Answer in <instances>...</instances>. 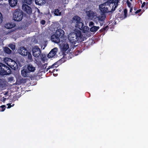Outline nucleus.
<instances>
[{
	"label": "nucleus",
	"instance_id": "f257e3e1",
	"mask_svg": "<svg viewBox=\"0 0 148 148\" xmlns=\"http://www.w3.org/2000/svg\"><path fill=\"white\" fill-rule=\"evenodd\" d=\"M75 21H76V22L75 27L77 29L82 30L83 32L85 33L87 30H85V28H86L87 29V27L86 26H84V23L81 21V18L77 16H75Z\"/></svg>",
	"mask_w": 148,
	"mask_h": 148
},
{
	"label": "nucleus",
	"instance_id": "f03ea898",
	"mask_svg": "<svg viewBox=\"0 0 148 148\" xmlns=\"http://www.w3.org/2000/svg\"><path fill=\"white\" fill-rule=\"evenodd\" d=\"M23 13L19 9L15 10L13 14V19L17 22H19L22 20L23 17Z\"/></svg>",
	"mask_w": 148,
	"mask_h": 148
},
{
	"label": "nucleus",
	"instance_id": "7ed1b4c3",
	"mask_svg": "<svg viewBox=\"0 0 148 148\" xmlns=\"http://www.w3.org/2000/svg\"><path fill=\"white\" fill-rule=\"evenodd\" d=\"M5 63L13 70H15L18 68L17 63L14 60L9 58H5L4 59Z\"/></svg>",
	"mask_w": 148,
	"mask_h": 148
},
{
	"label": "nucleus",
	"instance_id": "20e7f679",
	"mask_svg": "<svg viewBox=\"0 0 148 148\" xmlns=\"http://www.w3.org/2000/svg\"><path fill=\"white\" fill-rule=\"evenodd\" d=\"M11 70L10 68L4 64L0 62V75H4L11 73Z\"/></svg>",
	"mask_w": 148,
	"mask_h": 148
},
{
	"label": "nucleus",
	"instance_id": "39448f33",
	"mask_svg": "<svg viewBox=\"0 0 148 148\" xmlns=\"http://www.w3.org/2000/svg\"><path fill=\"white\" fill-rule=\"evenodd\" d=\"M32 51L34 56L37 58L40 55L41 50L38 47L37 45L34 46L32 48Z\"/></svg>",
	"mask_w": 148,
	"mask_h": 148
},
{
	"label": "nucleus",
	"instance_id": "423d86ee",
	"mask_svg": "<svg viewBox=\"0 0 148 148\" xmlns=\"http://www.w3.org/2000/svg\"><path fill=\"white\" fill-rule=\"evenodd\" d=\"M58 66V65L57 64V62L54 63L51 66H49L46 69V66H45V64H42L40 62V63L39 64V66H40V69H39L40 70H41V71L40 72H43V71H46L47 72L48 70L50 69L51 68H54V67H57Z\"/></svg>",
	"mask_w": 148,
	"mask_h": 148
},
{
	"label": "nucleus",
	"instance_id": "0eeeda50",
	"mask_svg": "<svg viewBox=\"0 0 148 148\" xmlns=\"http://www.w3.org/2000/svg\"><path fill=\"white\" fill-rule=\"evenodd\" d=\"M108 4L107 3H105L99 5V9L102 15H103L105 14L108 13L109 12L108 8L107 6L106 5V4Z\"/></svg>",
	"mask_w": 148,
	"mask_h": 148
},
{
	"label": "nucleus",
	"instance_id": "6e6552de",
	"mask_svg": "<svg viewBox=\"0 0 148 148\" xmlns=\"http://www.w3.org/2000/svg\"><path fill=\"white\" fill-rule=\"evenodd\" d=\"M22 9L27 14L30 15L32 13V9L31 7L26 4H23L22 6Z\"/></svg>",
	"mask_w": 148,
	"mask_h": 148
},
{
	"label": "nucleus",
	"instance_id": "1a4fd4ad",
	"mask_svg": "<svg viewBox=\"0 0 148 148\" xmlns=\"http://www.w3.org/2000/svg\"><path fill=\"white\" fill-rule=\"evenodd\" d=\"M22 76L24 77L31 78L32 77V74L31 73L26 69H24L21 70Z\"/></svg>",
	"mask_w": 148,
	"mask_h": 148
},
{
	"label": "nucleus",
	"instance_id": "9d476101",
	"mask_svg": "<svg viewBox=\"0 0 148 148\" xmlns=\"http://www.w3.org/2000/svg\"><path fill=\"white\" fill-rule=\"evenodd\" d=\"M68 39L71 48H74V33L71 32L68 35Z\"/></svg>",
	"mask_w": 148,
	"mask_h": 148
},
{
	"label": "nucleus",
	"instance_id": "9b49d317",
	"mask_svg": "<svg viewBox=\"0 0 148 148\" xmlns=\"http://www.w3.org/2000/svg\"><path fill=\"white\" fill-rule=\"evenodd\" d=\"M107 1H109L110 4H114V6H112V11H114L115 10V8L118 5V3L119 2V0H106Z\"/></svg>",
	"mask_w": 148,
	"mask_h": 148
},
{
	"label": "nucleus",
	"instance_id": "f8f14e48",
	"mask_svg": "<svg viewBox=\"0 0 148 148\" xmlns=\"http://www.w3.org/2000/svg\"><path fill=\"white\" fill-rule=\"evenodd\" d=\"M75 34L76 37V39L77 41L82 38L83 35L79 30L75 29Z\"/></svg>",
	"mask_w": 148,
	"mask_h": 148
},
{
	"label": "nucleus",
	"instance_id": "ddd939ff",
	"mask_svg": "<svg viewBox=\"0 0 148 148\" xmlns=\"http://www.w3.org/2000/svg\"><path fill=\"white\" fill-rule=\"evenodd\" d=\"M51 41L54 43H59L60 42V39L57 35L56 34H53L51 36Z\"/></svg>",
	"mask_w": 148,
	"mask_h": 148
},
{
	"label": "nucleus",
	"instance_id": "4468645a",
	"mask_svg": "<svg viewBox=\"0 0 148 148\" xmlns=\"http://www.w3.org/2000/svg\"><path fill=\"white\" fill-rule=\"evenodd\" d=\"M19 53L23 56H26L27 55V49L24 47H21L19 50Z\"/></svg>",
	"mask_w": 148,
	"mask_h": 148
},
{
	"label": "nucleus",
	"instance_id": "2eb2a0df",
	"mask_svg": "<svg viewBox=\"0 0 148 148\" xmlns=\"http://www.w3.org/2000/svg\"><path fill=\"white\" fill-rule=\"evenodd\" d=\"M57 51V48H55L52 49L48 54L47 57L49 58H53L56 53Z\"/></svg>",
	"mask_w": 148,
	"mask_h": 148
},
{
	"label": "nucleus",
	"instance_id": "dca6fc26",
	"mask_svg": "<svg viewBox=\"0 0 148 148\" xmlns=\"http://www.w3.org/2000/svg\"><path fill=\"white\" fill-rule=\"evenodd\" d=\"M56 34L59 38H61L64 35V32L61 29H58L56 31Z\"/></svg>",
	"mask_w": 148,
	"mask_h": 148
},
{
	"label": "nucleus",
	"instance_id": "f3484780",
	"mask_svg": "<svg viewBox=\"0 0 148 148\" xmlns=\"http://www.w3.org/2000/svg\"><path fill=\"white\" fill-rule=\"evenodd\" d=\"M69 48V45L68 44L66 43L64 44L62 48V54L64 55H65V53L66 51Z\"/></svg>",
	"mask_w": 148,
	"mask_h": 148
},
{
	"label": "nucleus",
	"instance_id": "a211bd4d",
	"mask_svg": "<svg viewBox=\"0 0 148 148\" xmlns=\"http://www.w3.org/2000/svg\"><path fill=\"white\" fill-rule=\"evenodd\" d=\"M26 69L31 73V72H34L36 70L35 67L30 64L27 65Z\"/></svg>",
	"mask_w": 148,
	"mask_h": 148
},
{
	"label": "nucleus",
	"instance_id": "6ab92c4d",
	"mask_svg": "<svg viewBox=\"0 0 148 148\" xmlns=\"http://www.w3.org/2000/svg\"><path fill=\"white\" fill-rule=\"evenodd\" d=\"M98 22L100 23L101 26L103 25L104 22L105 17L103 16H100L97 17Z\"/></svg>",
	"mask_w": 148,
	"mask_h": 148
},
{
	"label": "nucleus",
	"instance_id": "aec40b11",
	"mask_svg": "<svg viewBox=\"0 0 148 148\" xmlns=\"http://www.w3.org/2000/svg\"><path fill=\"white\" fill-rule=\"evenodd\" d=\"M16 24L14 23H8L5 24V27L7 29H10L15 27Z\"/></svg>",
	"mask_w": 148,
	"mask_h": 148
},
{
	"label": "nucleus",
	"instance_id": "412c9836",
	"mask_svg": "<svg viewBox=\"0 0 148 148\" xmlns=\"http://www.w3.org/2000/svg\"><path fill=\"white\" fill-rule=\"evenodd\" d=\"M8 1L9 4L11 7L15 6L18 2L17 0H9Z\"/></svg>",
	"mask_w": 148,
	"mask_h": 148
},
{
	"label": "nucleus",
	"instance_id": "4be33fe9",
	"mask_svg": "<svg viewBox=\"0 0 148 148\" xmlns=\"http://www.w3.org/2000/svg\"><path fill=\"white\" fill-rule=\"evenodd\" d=\"M35 3L38 5H43L46 3V0H35Z\"/></svg>",
	"mask_w": 148,
	"mask_h": 148
},
{
	"label": "nucleus",
	"instance_id": "5701e85b",
	"mask_svg": "<svg viewBox=\"0 0 148 148\" xmlns=\"http://www.w3.org/2000/svg\"><path fill=\"white\" fill-rule=\"evenodd\" d=\"M86 14L88 16L89 18L93 17L94 16V13L91 10H89L86 12Z\"/></svg>",
	"mask_w": 148,
	"mask_h": 148
},
{
	"label": "nucleus",
	"instance_id": "b1692460",
	"mask_svg": "<svg viewBox=\"0 0 148 148\" xmlns=\"http://www.w3.org/2000/svg\"><path fill=\"white\" fill-rule=\"evenodd\" d=\"M99 26H93L91 27L90 28V30L91 32H96L99 29Z\"/></svg>",
	"mask_w": 148,
	"mask_h": 148
},
{
	"label": "nucleus",
	"instance_id": "393cba45",
	"mask_svg": "<svg viewBox=\"0 0 148 148\" xmlns=\"http://www.w3.org/2000/svg\"><path fill=\"white\" fill-rule=\"evenodd\" d=\"M5 52L8 54H10L11 53V50L8 47H5L3 49Z\"/></svg>",
	"mask_w": 148,
	"mask_h": 148
},
{
	"label": "nucleus",
	"instance_id": "a878e982",
	"mask_svg": "<svg viewBox=\"0 0 148 148\" xmlns=\"http://www.w3.org/2000/svg\"><path fill=\"white\" fill-rule=\"evenodd\" d=\"M54 14L56 16H59L61 15V12H60V10L58 9H56L54 11Z\"/></svg>",
	"mask_w": 148,
	"mask_h": 148
},
{
	"label": "nucleus",
	"instance_id": "bb28decb",
	"mask_svg": "<svg viewBox=\"0 0 148 148\" xmlns=\"http://www.w3.org/2000/svg\"><path fill=\"white\" fill-rule=\"evenodd\" d=\"M35 0H23L24 2L27 4L30 5Z\"/></svg>",
	"mask_w": 148,
	"mask_h": 148
},
{
	"label": "nucleus",
	"instance_id": "cd10ccee",
	"mask_svg": "<svg viewBox=\"0 0 148 148\" xmlns=\"http://www.w3.org/2000/svg\"><path fill=\"white\" fill-rule=\"evenodd\" d=\"M118 16L119 17V18H125L124 16V14L123 12L119 13L118 14Z\"/></svg>",
	"mask_w": 148,
	"mask_h": 148
},
{
	"label": "nucleus",
	"instance_id": "c85d7f7f",
	"mask_svg": "<svg viewBox=\"0 0 148 148\" xmlns=\"http://www.w3.org/2000/svg\"><path fill=\"white\" fill-rule=\"evenodd\" d=\"M5 105H2L0 107V111H4L5 109Z\"/></svg>",
	"mask_w": 148,
	"mask_h": 148
},
{
	"label": "nucleus",
	"instance_id": "c756f323",
	"mask_svg": "<svg viewBox=\"0 0 148 148\" xmlns=\"http://www.w3.org/2000/svg\"><path fill=\"white\" fill-rule=\"evenodd\" d=\"M40 57L41 59V60L42 61H45L46 59V56L45 55H43L42 54H41V55H40Z\"/></svg>",
	"mask_w": 148,
	"mask_h": 148
},
{
	"label": "nucleus",
	"instance_id": "7c9ffc66",
	"mask_svg": "<svg viewBox=\"0 0 148 148\" xmlns=\"http://www.w3.org/2000/svg\"><path fill=\"white\" fill-rule=\"evenodd\" d=\"M127 10L126 9H125L124 10L123 14L124 18L127 17Z\"/></svg>",
	"mask_w": 148,
	"mask_h": 148
},
{
	"label": "nucleus",
	"instance_id": "2f4dec72",
	"mask_svg": "<svg viewBox=\"0 0 148 148\" xmlns=\"http://www.w3.org/2000/svg\"><path fill=\"white\" fill-rule=\"evenodd\" d=\"M3 87V82L2 79H0V89Z\"/></svg>",
	"mask_w": 148,
	"mask_h": 148
},
{
	"label": "nucleus",
	"instance_id": "473e14b6",
	"mask_svg": "<svg viewBox=\"0 0 148 148\" xmlns=\"http://www.w3.org/2000/svg\"><path fill=\"white\" fill-rule=\"evenodd\" d=\"M64 55V54H63V58H61L60 60V64L61 63L64 62L65 61V56Z\"/></svg>",
	"mask_w": 148,
	"mask_h": 148
},
{
	"label": "nucleus",
	"instance_id": "72a5a7b5",
	"mask_svg": "<svg viewBox=\"0 0 148 148\" xmlns=\"http://www.w3.org/2000/svg\"><path fill=\"white\" fill-rule=\"evenodd\" d=\"M9 47L13 50H14L15 48V45L12 44H9Z\"/></svg>",
	"mask_w": 148,
	"mask_h": 148
},
{
	"label": "nucleus",
	"instance_id": "f704fd0d",
	"mask_svg": "<svg viewBox=\"0 0 148 148\" xmlns=\"http://www.w3.org/2000/svg\"><path fill=\"white\" fill-rule=\"evenodd\" d=\"M8 82H12L14 80V77H10L8 78Z\"/></svg>",
	"mask_w": 148,
	"mask_h": 148
},
{
	"label": "nucleus",
	"instance_id": "c9c22d12",
	"mask_svg": "<svg viewBox=\"0 0 148 148\" xmlns=\"http://www.w3.org/2000/svg\"><path fill=\"white\" fill-rule=\"evenodd\" d=\"M28 59L30 60H32V56L30 52H28Z\"/></svg>",
	"mask_w": 148,
	"mask_h": 148
},
{
	"label": "nucleus",
	"instance_id": "e433bc0d",
	"mask_svg": "<svg viewBox=\"0 0 148 148\" xmlns=\"http://www.w3.org/2000/svg\"><path fill=\"white\" fill-rule=\"evenodd\" d=\"M3 18L2 14L0 12V25L2 23Z\"/></svg>",
	"mask_w": 148,
	"mask_h": 148
},
{
	"label": "nucleus",
	"instance_id": "4c0bfd02",
	"mask_svg": "<svg viewBox=\"0 0 148 148\" xmlns=\"http://www.w3.org/2000/svg\"><path fill=\"white\" fill-rule=\"evenodd\" d=\"M94 23L92 21H90L89 23V26L91 27H92L94 26Z\"/></svg>",
	"mask_w": 148,
	"mask_h": 148
},
{
	"label": "nucleus",
	"instance_id": "58836bf2",
	"mask_svg": "<svg viewBox=\"0 0 148 148\" xmlns=\"http://www.w3.org/2000/svg\"><path fill=\"white\" fill-rule=\"evenodd\" d=\"M69 54V58H72L74 56V53H70Z\"/></svg>",
	"mask_w": 148,
	"mask_h": 148
},
{
	"label": "nucleus",
	"instance_id": "ea45409f",
	"mask_svg": "<svg viewBox=\"0 0 148 148\" xmlns=\"http://www.w3.org/2000/svg\"><path fill=\"white\" fill-rule=\"evenodd\" d=\"M127 5L130 8H131V3H130V2L129 1H127Z\"/></svg>",
	"mask_w": 148,
	"mask_h": 148
},
{
	"label": "nucleus",
	"instance_id": "a19ab883",
	"mask_svg": "<svg viewBox=\"0 0 148 148\" xmlns=\"http://www.w3.org/2000/svg\"><path fill=\"white\" fill-rule=\"evenodd\" d=\"M109 27L108 25L106 26V27H104L103 28V29L104 30V31H106L108 29Z\"/></svg>",
	"mask_w": 148,
	"mask_h": 148
},
{
	"label": "nucleus",
	"instance_id": "79ce46f5",
	"mask_svg": "<svg viewBox=\"0 0 148 148\" xmlns=\"http://www.w3.org/2000/svg\"><path fill=\"white\" fill-rule=\"evenodd\" d=\"M81 52L79 50H77L76 52L75 53V56H77L78 55V53H80Z\"/></svg>",
	"mask_w": 148,
	"mask_h": 148
},
{
	"label": "nucleus",
	"instance_id": "37998d69",
	"mask_svg": "<svg viewBox=\"0 0 148 148\" xmlns=\"http://www.w3.org/2000/svg\"><path fill=\"white\" fill-rule=\"evenodd\" d=\"M40 23L42 25H44L45 23V21L44 20H42L41 21Z\"/></svg>",
	"mask_w": 148,
	"mask_h": 148
},
{
	"label": "nucleus",
	"instance_id": "c03bdc74",
	"mask_svg": "<svg viewBox=\"0 0 148 148\" xmlns=\"http://www.w3.org/2000/svg\"><path fill=\"white\" fill-rule=\"evenodd\" d=\"M145 4H146V3L145 2H143L142 3V4L141 5V8H143V7H144L145 6Z\"/></svg>",
	"mask_w": 148,
	"mask_h": 148
},
{
	"label": "nucleus",
	"instance_id": "a18cd8bd",
	"mask_svg": "<svg viewBox=\"0 0 148 148\" xmlns=\"http://www.w3.org/2000/svg\"><path fill=\"white\" fill-rule=\"evenodd\" d=\"M7 105L8 106V108H10L12 107V106L11 105L10 103H8L7 104Z\"/></svg>",
	"mask_w": 148,
	"mask_h": 148
},
{
	"label": "nucleus",
	"instance_id": "49530a36",
	"mask_svg": "<svg viewBox=\"0 0 148 148\" xmlns=\"http://www.w3.org/2000/svg\"><path fill=\"white\" fill-rule=\"evenodd\" d=\"M141 11V9H139L137 10L135 12L136 14H137L140 12Z\"/></svg>",
	"mask_w": 148,
	"mask_h": 148
},
{
	"label": "nucleus",
	"instance_id": "de8ad7c7",
	"mask_svg": "<svg viewBox=\"0 0 148 148\" xmlns=\"http://www.w3.org/2000/svg\"><path fill=\"white\" fill-rule=\"evenodd\" d=\"M100 32H103V31H104V30L103 29H103H100Z\"/></svg>",
	"mask_w": 148,
	"mask_h": 148
},
{
	"label": "nucleus",
	"instance_id": "09e8293b",
	"mask_svg": "<svg viewBox=\"0 0 148 148\" xmlns=\"http://www.w3.org/2000/svg\"><path fill=\"white\" fill-rule=\"evenodd\" d=\"M130 8V12H132V7Z\"/></svg>",
	"mask_w": 148,
	"mask_h": 148
},
{
	"label": "nucleus",
	"instance_id": "8fccbe9b",
	"mask_svg": "<svg viewBox=\"0 0 148 148\" xmlns=\"http://www.w3.org/2000/svg\"><path fill=\"white\" fill-rule=\"evenodd\" d=\"M3 101H5V100L6 99V98H4V97H3Z\"/></svg>",
	"mask_w": 148,
	"mask_h": 148
},
{
	"label": "nucleus",
	"instance_id": "3c124183",
	"mask_svg": "<svg viewBox=\"0 0 148 148\" xmlns=\"http://www.w3.org/2000/svg\"><path fill=\"white\" fill-rule=\"evenodd\" d=\"M87 27V29H86V28H85V30H87H87H88L87 29H88V27ZM87 31H86L85 32H86Z\"/></svg>",
	"mask_w": 148,
	"mask_h": 148
},
{
	"label": "nucleus",
	"instance_id": "603ef678",
	"mask_svg": "<svg viewBox=\"0 0 148 148\" xmlns=\"http://www.w3.org/2000/svg\"><path fill=\"white\" fill-rule=\"evenodd\" d=\"M23 79V81H24V82H26L25 79L24 80L23 79Z\"/></svg>",
	"mask_w": 148,
	"mask_h": 148
},
{
	"label": "nucleus",
	"instance_id": "864d4df0",
	"mask_svg": "<svg viewBox=\"0 0 148 148\" xmlns=\"http://www.w3.org/2000/svg\"><path fill=\"white\" fill-rule=\"evenodd\" d=\"M140 3L141 4L142 3V0H140Z\"/></svg>",
	"mask_w": 148,
	"mask_h": 148
},
{
	"label": "nucleus",
	"instance_id": "5fc2aeb1",
	"mask_svg": "<svg viewBox=\"0 0 148 148\" xmlns=\"http://www.w3.org/2000/svg\"><path fill=\"white\" fill-rule=\"evenodd\" d=\"M72 19L73 20H74V17H72Z\"/></svg>",
	"mask_w": 148,
	"mask_h": 148
},
{
	"label": "nucleus",
	"instance_id": "6e6d98bb",
	"mask_svg": "<svg viewBox=\"0 0 148 148\" xmlns=\"http://www.w3.org/2000/svg\"><path fill=\"white\" fill-rule=\"evenodd\" d=\"M39 74L38 73L37 74V76H39Z\"/></svg>",
	"mask_w": 148,
	"mask_h": 148
},
{
	"label": "nucleus",
	"instance_id": "4d7b16f0",
	"mask_svg": "<svg viewBox=\"0 0 148 148\" xmlns=\"http://www.w3.org/2000/svg\"><path fill=\"white\" fill-rule=\"evenodd\" d=\"M14 105V104H13L12 105V106H13Z\"/></svg>",
	"mask_w": 148,
	"mask_h": 148
},
{
	"label": "nucleus",
	"instance_id": "13d9d810",
	"mask_svg": "<svg viewBox=\"0 0 148 148\" xmlns=\"http://www.w3.org/2000/svg\"><path fill=\"white\" fill-rule=\"evenodd\" d=\"M54 71V70H53V72H54V71Z\"/></svg>",
	"mask_w": 148,
	"mask_h": 148
},
{
	"label": "nucleus",
	"instance_id": "bf43d9fd",
	"mask_svg": "<svg viewBox=\"0 0 148 148\" xmlns=\"http://www.w3.org/2000/svg\"><path fill=\"white\" fill-rule=\"evenodd\" d=\"M130 1H132V0H130Z\"/></svg>",
	"mask_w": 148,
	"mask_h": 148
},
{
	"label": "nucleus",
	"instance_id": "052dcab7",
	"mask_svg": "<svg viewBox=\"0 0 148 148\" xmlns=\"http://www.w3.org/2000/svg\"><path fill=\"white\" fill-rule=\"evenodd\" d=\"M74 47H75V45Z\"/></svg>",
	"mask_w": 148,
	"mask_h": 148
}]
</instances>
